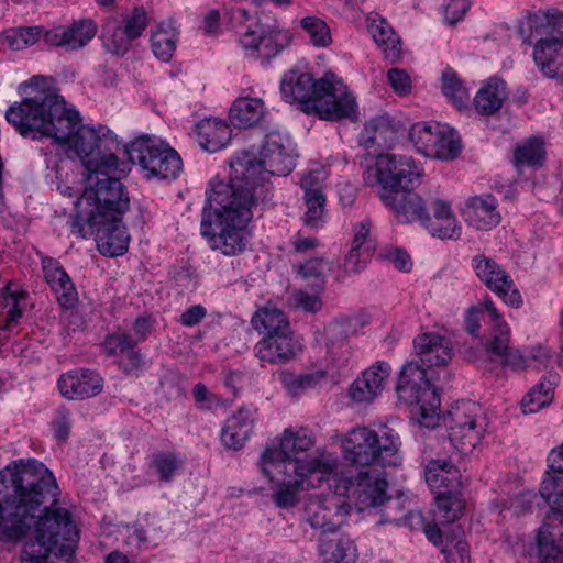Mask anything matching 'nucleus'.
I'll return each mask as SVG.
<instances>
[{
    "label": "nucleus",
    "instance_id": "1",
    "mask_svg": "<svg viewBox=\"0 0 563 563\" xmlns=\"http://www.w3.org/2000/svg\"><path fill=\"white\" fill-rule=\"evenodd\" d=\"M0 483L4 485L3 472ZM0 489V541L16 543L34 528L16 563H49L51 555L67 556L75 552L79 532L65 508L51 510L58 486L53 473L35 460L14 462L10 485Z\"/></svg>",
    "mask_w": 563,
    "mask_h": 563
},
{
    "label": "nucleus",
    "instance_id": "62",
    "mask_svg": "<svg viewBox=\"0 0 563 563\" xmlns=\"http://www.w3.org/2000/svg\"><path fill=\"white\" fill-rule=\"evenodd\" d=\"M372 223L368 219H365L357 224L354 225V239L352 243V247H356L358 250L366 249V245H369L368 252L373 253L374 251V242L369 238Z\"/></svg>",
    "mask_w": 563,
    "mask_h": 563
},
{
    "label": "nucleus",
    "instance_id": "64",
    "mask_svg": "<svg viewBox=\"0 0 563 563\" xmlns=\"http://www.w3.org/2000/svg\"><path fill=\"white\" fill-rule=\"evenodd\" d=\"M107 344L110 347L111 354H125L132 350L139 344L136 340H134L130 334L128 333H118L110 335L108 339Z\"/></svg>",
    "mask_w": 563,
    "mask_h": 563
},
{
    "label": "nucleus",
    "instance_id": "42",
    "mask_svg": "<svg viewBox=\"0 0 563 563\" xmlns=\"http://www.w3.org/2000/svg\"><path fill=\"white\" fill-rule=\"evenodd\" d=\"M101 38L104 49L117 56H123L130 49L132 42L117 20H109L103 24Z\"/></svg>",
    "mask_w": 563,
    "mask_h": 563
},
{
    "label": "nucleus",
    "instance_id": "51",
    "mask_svg": "<svg viewBox=\"0 0 563 563\" xmlns=\"http://www.w3.org/2000/svg\"><path fill=\"white\" fill-rule=\"evenodd\" d=\"M151 44L154 55L162 62H168L176 49V34L168 24L162 23L152 32Z\"/></svg>",
    "mask_w": 563,
    "mask_h": 563
},
{
    "label": "nucleus",
    "instance_id": "61",
    "mask_svg": "<svg viewBox=\"0 0 563 563\" xmlns=\"http://www.w3.org/2000/svg\"><path fill=\"white\" fill-rule=\"evenodd\" d=\"M52 427L57 439L62 441L67 440L71 427L70 411L65 407L56 409L52 420Z\"/></svg>",
    "mask_w": 563,
    "mask_h": 563
},
{
    "label": "nucleus",
    "instance_id": "3",
    "mask_svg": "<svg viewBox=\"0 0 563 563\" xmlns=\"http://www.w3.org/2000/svg\"><path fill=\"white\" fill-rule=\"evenodd\" d=\"M20 103L9 107L7 121L23 136L49 139L76 152L85 169L111 168L119 159L121 142L106 125L81 124L79 112L67 107L65 99L49 86V78L37 75L19 86Z\"/></svg>",
    "mask_w": 563,
    "mask_h": 563
},
{
    "label": "nucleus",
    "instance_id": "11",
    "mask_svg": "<svg viewBox=\"0 0 563 563\" xmlns=\"http://www.w3.org/2000/svg\"><path fill=\"white\" fill-rule=\"evenodd\" d=\"M123 214L106 217L90 216L85 220L73 217L69 221L70 231L80 238L95 235L98 250L110 257L123 255L129 249L130 235L122 222Z\"/></svg>",
    "mask_w": 563,
    "mask_h": 563
},
{
    "label": "nucleus",
    "instance_id": "19",
    "mask_svg": "<svg viewBox=\"0 0 563 563\" xmlns=\"http://www.w3.org/2000/svg\"><path fill=\"white\" fill-rule=\"evenodd\" d=\"M322 170H310L300 179V187L303 190V201L307 208L302 221L308 228H320L324 223L327 198L322 191Z\"/></svg>",
    "mask_w": 563,
    "mask_h": 563
},
{
    "label": "nucleus",
    "instance_id": "60",
    "mask_svg": "<svg viewBox=\"0 0 563 563\" xmlns=\"http://www.w3.org/2000/svg\"><path fill=\"white\" fill-rule=\"evenodd\" d=\"M291 301L295 308H299L311 313L319 311L322 307V301L318 294H309L300 289L291 292Z\"/></svg>",
    "mask_w": 563,
    "mask_h": 563
},
{
    "label": "nucleus",
    "instance_id": "31",
    "mask_svg": "<svg viewBox=\"0 0 563 563\" xmlns=\"http://www.w3.org/2000/svg\"><path fill=\"white\" fill-rule=\"evenodd\" d=\"M507 98L506 82L497 78H490L476 92L473 103L477 113L490 117L501 109Z\"/></svg>",
    "mask_w": 563,
    "mask_h": 563
},
{
    "label": "nucleus",
    "instance_id": "57",
    "mask_svg": "<svg viewBox=\"0 0 563 563\" xmlns=\"http://www.w3.org/2000/svg\"><path fill=\"white\" fill-rule=\"evenodd\" d=\"M121 24L132 41L136 40L142 35L148 24V18L145 9L143 7L134 8L131 15L123 16Z\"/></svg>",
    "mask_w": 563,
    "mask_h": 563
},
{
    "label": "nucleus",
    "instance_id": "38",
    "mask_svg": "<svg viewBox=\"0 0 563 563\" xmlns=\"http://www.w3.org/2000/svg\"><path fill=\"white\" fill-rule=\"evenodd\" d=\"M368 30L378 47L382 48L385 58L393 64L397 63L401 55V41L387 21L382 18L373 19L368 24Z\"/></svg>",
    "mask_w": 563,
    "mask_h": 563
},
{
    "label": "nucleus",
    "instance_id": "32",
    "mask_svg": "<svg viewBox=\"0 0 563 563\" xmlns=\"http://www.w3.org/2000/svg\"><path fill=\"white\" fill-rule=\"evenodd\" d=\"M466 220L478 230H487L500 221L496 199L492 195L473 197L466 203Z\"/></svg>",
    "mask_w": 563,
    "mask_h": 563
},
{
    "label": "nucleus",
    "instance_id": "30",
    "mask_svg": "<svg viewBox=\"0 0 563 563\" xmlns=\"http://www.w3.org/2000/svg\"><path fill=\"white\" fill-rule=\"evenodd\" d=\"M533 60L543 76L563 82V42L534 44Z\"/></svg>",
    "mask_w": 563,
    "mask_h": 563
},
{
    "label": "nucleus",
    "instance_id": "25",
    "mask_svg": "<svg viewBox=\"0 0 563 563\" xmlns=\"http://www.w3.org/2000/svg\"><path fill=\"white\" fill-rule=\"evenodd\" d=\"M389 374L388 363L376 362L351 384L350 397L355 402H372L383 391Z\"/></svg>",
    "mask_w": 563,
    "mask_h": 563
},
{
    "label": "nucleus",
    "instance_id": "49",
    "mask_svg": "<svg viewBox=\"0 0 563 563\" xmlns=\"http://www.w3.org/2000/svg\"><path fill=\"white\" fill-rule=\"evenodd\" d=\"M44 33L41 26L14 27L3 32L0 41L11 49L20 51L34 45Z\"/></svg>",
    "mask_w": 563,
    "mask_h": 563
},
{
    "label": "nucleus",
    "instance_id": "23",
    "mask_svg": "<svg viewBox=\"0 0 563 563\" xmlns=\"http://www.w3.org/2000/svg\"><path fill=\"white\" fill-rule=\"evenodd\" d=\"M301 350L292 333L265 335L254 346L255 356L263 363L285 364Z\"/></svg>",
    "mask_w": 563,
    "mask_h": 563
},
{
    "label": "nucleus",
    "instance_id": "13",
    "mask_svg": "<svg viewBox=\"0 0 563 563\" xmlns=\"http://www.w3.org/2000/svg\"><path fill=\"white\" fill-rule=\"evenodd\" d=\"M482 408L471 400L457 401L448 411L444 424L451 444L462 454H470L479 444L484 428L478 424Z\"/></svg>",
    "mask_w": 563,
    "mask_h": 563
},
{
    "label": "nucleus",
    "instance_id": "5",
    "mask_svg": "<svg viewBox=\"0 0 563 563\" xmlns=\"http://www.w3.org/2000/svg\"><path fill=\"white\" fill-rule=\"evenodd\" d=\"M129 172V164L115 159L111 168L106 166L86 169L85 186L80 198L75 202L76 214L85 220L90 216L106 217L124 214L130 198L124 191L121 178Z\"/></svg>",
    "mask_w": 563,
    "mask_h": 563
},
{
    "label": "nucleus",
    "instance_id": "20",
    "mask_svg": "<svg viewBox=\"0 0 563 563\" xmlns=\"http://www.w3.org/2000/svg\"><path fill=\"white\" fill-rule=\"evenodd\" d=\"M382 200L395 211L399 222L410 223L419 221L422 225L430 222L424 200L417 192L411 191L410 188L383 194Z\"/></svg>",
    "mask_w": 563,
    "mask_h": 563
},
{
    "label": "nucleus",
    "instance_id": "27",
    "mask_svg": "<svg viewBox=\"0 0 563 563\" xmlns=\"http://www.w3.org/2000/svg\"><path fill=\"white\" fill-rule=\"evenodd\" d=\"M256 420V409L252 406L240 407L225 420L221 431V441L228 449L240 450L249 440Z\"/></svg>",
    "mask_w": 563,
    "mask_h": 563
},
{
    "label": "nucleus",
    "instance_id": "52",
    "mask_svg": "<svg viewBox=\"0 0 563 563\" xmlns=\"http://www.w3.org/2000/svg\"><path fill=\"white\" fill-rule=\"evenodd\" d=\"M442 552L448 563H471L468 545L461 527L454 528L452 536L446 534Z\"/></svg>",
    "mask_w": 563,
    "mask_h": 563
},
{
    "label": "nucleus",
    "instance_id": "9",
    "mask_svg": "<svg viewBox=\"0 0 563 563\" xmlns=\"http://www.w3.org/2000/svg\"><path fill=\"white\" fill-rule=\"evenodd\" d=\"M124 148L130 161L145 172L146 178L176 179L183 169L179 154L167 143L148 135L137 137Z\"/></svg>",
    "mask_w": 563,
    "mask_h": 563
},
{
    "label": "nucleus",
    "instance_id": "16",
    "mask_svg": "<svg viewBox=\"0 0 563 563\" xmlns=\"http://www.w3.org/2000/svg\"><path fill=\"white\" fill-rule=\"evenodd\" d=\"M290 42V36L274 21L272 24L257 21L241 33L242 47L268 62L278 55Z\"/></svg>",
    "mask_w": 563,
    "mask_h": 563
},
{
    "label": "nucleus",
    "instance_id": "56",
    "mask_svg": "<svg viewBox=\"0 0 563 563\" xmlns=\"http://www.w3.org/2000/svg\"><path fill=\"white\" fill-rule=\"evenodd\" d=\"M300 25L309 34L314 46L324 47L332 42L330 27L323 20L317 16H307L301 19Z\"/></svg>",
    "mask_w": 563,
    "mask_h": 563
},
{
    "label": "nucleus",
    "instance_id": "8",
    "mask_svg": "<svg viewBox=\"0 0 563 563\" xmlns=\"http://www.w3.org/2000/svg\"><path fill=\"white\" fill-rule=\"evenodd\" d=\"M313 445L312 437L307 429L296 432L286 430L280 439L278 448H268L262 454L261 464L287 463L296 461L300 465L301 473H319L331 476L336 468V460L330 456H314L308 460L301 457Z\"/></svg>",
    "mask_w": 563,
    "mask_h": 563
},
{
    "label": "nucleus",
    "instance_id": "18",
    "mask_svg": "<svg viewBox=\"0 0 563 563\" xmlns=\"http://www.w3.org/2000/svg\"><path fill=\"white\" fill-rule=\"evenodd\" d=\"M483 308L493 323L490 338L485 344L486 352L495 356L503 365L511 367L523 366L525 361L522 356L517 351H512L509 347L510 329L501 319L493 301L489 299L485 300Z\"/></svg>",
    "mask_w": 563,
    "mask_h": 563
},
{
    "label": "nucleus",
    "instance_id": "21",
    "mask_svg": "<svg viewBox=\"0 0 563 563\" xmlns=\"http://www.w3.org/2000/svg\"><path fill=\"white\" fill-rule=\"evenodd\" d=\"M58 388L60 394L68 399H86L102 391L103 379L92 369L77 368L59 377Z\"/></svg>",
    "mask_w": 563,
    "mask_h": 563
},
{
    "label": "nucleus",
    "instance_id": "50",
    "mask_svg": "<svg viewBox=\"0 0 563 563\" xmlns=\"http://www.w3.org/2000/svg\"><path fill=\"white\" fill-rule=\"evenodd\" d=\"M325 379L323 371H316L305 374L283 373L280 376L284 388L292 396H299L302 393L317 387Z\"/></svg>",
    "mask_w": 563,
    "mask_h": 563
},
{
    "label": "nucleus",
    "instance_id": "53",
    "mask_svg": "<svg viewBox=\"0 0 563 563\" xmlns=\"http://www.w3.org/2000/svg\"><path fill=\"white\" fill-rule=\"evenodd\" d=\"M333 263L323 258H310L302 263L298 273L306 280H311L318 291L323 290L325 277L332 272Z\"/></svg>",
    "mask_w": 563,
    "mask_h": 563
},
{
    "label": "nucleus",
    "instance_id": "44",
    "mask_svg": "<svg viewBox=\"0 0 563 563\" xmlns=\"http://www.w3.org/2000/svg\"><path fill=\"white\" fill-rule=\"evenodd\" d=\"M437 134L435 146L429 157L442 161L455 159L462 151L461 137L457 132L446 125L440 124L439 133Z\"/></svg>",
    "mask_w": 563,
    "mask_h": 563
},
{
    "label": "nucleus",
    "instance_id": "37",
    "mask_svg": "<svg viewBox=\"0 0 563 563\" xmlns=\"http://www.w3.org/2000/svg\"><path fill=\"white\" fill-rule=\"evenodd\" d=\"M558 383L555 374L542 376L540 380L532 386L521 399V410L523 413H534L549 406L554 398V388Z\"/></svg>",
    "mask_w": 563,
    "mask_h": 563
},
{
    "label": "nucleus",
    "instance_id": "28",
    "mask_svg": "<svg viewBox=\"0 0 563 563\" xmlns=\"http://www.w3.org/2000/svg\"><path fill=\"white\" fill-rule=\"evenodd\" d=\"M531 36L536 44L563 42V13L555 10L538 11L528 19Z\"/></svg>",
    "mask_w": 563,
    "mask_h": 563
},
{
    "label": "nucleus",
    "instance_id": "34",
    "mask_svg": "<svg viewBox=\"0 0 563 563\" xmlns=\"http://www.w3.org/2000/svg\"><path fill=\"white\" fill-rule=\"evenodd\" d=\"M319 555L322 563H356L358 558L354 541L347 536L336 539H319Z\"/></svg>",
    "mask_w": 563,
    "mask_h": 563
},
{
    "label": "nucleus",
    "instance_id": "39",
    "mask_svg": "<svg viewBox=\"0 0 563 563\" xmlns=\"http://www.w3.org/2000/svg\"><path fill=\"white\" fill-rule=\"evenodd\" d=\"M45 278L62 307L66 309L75 307L78 302V295L69 275L62 266L56 264L48 268Z\"/></svg>",
    "mask_w": 563,
    "mask_h": 563
},
{
    "label": "nucleus",
    "instance_id": "63",
    "mask_svg": "<svg viewBox=\"0 0 563 563\" xmlns=\"http://www.w3.org/2000/svg\"><path fill=\"white\" fill-rule=\"evenodd\" d=\"M192 395L198 407L202 409H212L221 405V398L210 393L202 383L194 386Z\"/></svg>",
    "mask_w": 563,
    "mask_h": 563
},
{
    "label": "nucleus",
    "instance_id": "36",
    "mask_svg": "<svg viewBox=\"0 0 563 563\" xmlns=\"http://www.w3.org/2000/svg\"><path fill=\"white\" fill-rule=\"evenodd\" d=\"M264 113L265 106L262 99L241 97L232 103L229 120L235 128L247 129L258 123Z\"/></svg>",
    "mask_w": 563,
    "mask_h": 563
},
{
    "label": "nucleus",
    "instance_id": "29",
    "mask_svg": "<svg viewBox=\"0 0 563 563\" xmlns=\"http://www.w3.org/2000/svg\"><path fill=\"white\" fill-rule=\"evenodd\" d=\"M426 482L437 494L438 492H455L460 485V472L448 459H434L426 466Z\"/></svg>",
    "mask_w": 563,
    "mask_h": 563
},
{
    "label": "nucleus",
    "instance_id": "33",
    "mask_svg": "<svg viewBox=\"0 0 563 563\" xmlns=\"http://www.w3.org/2000/svg\"><path fill=\"white\" fill-rule=\"evenodd\" d=\"M197 136L205 151L216 153L229 144L232 131L222 120L207 119L197 124Z\"/></svg>",
    "mask_w": 563,
    "mask_h": 563
},
{
    "label": "nucleus",
    "instance_id": "35",
    "mask_svg": "<svg viewBox=\"0 0 563 563\" xmlns=\"http://www.w3.org/2000/svg\"><path fill=\"white\" fill-rule=\"evenodd\" d=\"M433 216L435 221L423 223L433 236L440 239H457L461 234V227L457 225L452 214L451 205L442 199H435L432 202Z\"/></svg>",
    "mask_w": 563,
    "mask_h": 563
},
{
    "label": "nucleus",
    "instance_id": "12",
    "mask_svg": "<svg viewBox=\"0 0 563 563\" xmlns=\"http://www.w3.org/2000/svg\"><path fill=\"white\" fill-rule=\"evenodd\" d=\"M332 493L328 495L310 496L303 506V519L314 530L324 537L336 532L346 521L352 511L351 503L344 494Z\"/></svg>",
    "mask_w": 563,
    "mask_h": 563
},
{
    "label": "nucleus",
    "instance_id": "45",
    "mask_svg": "<svg viewBox=\"0 0 563 563\" xmlns=\"http://www.w3.org/2000/svg\"><path fill=\"white\" fill-rule=\"evenodd\" d=\"M545 158L543 143L538 137H531L514 152V163L520 172L522 167L538 168L542 166Z\"/></svg>",
    "mask_w": 563,
    "mask_h": 563
},
{
    "label": "nucleus",
    "instance_id": "48",
    "mask_svg": "<svg viewBox=\"0 0 563 563\" xmlns=\"http://www.w3.org/2000/svg\"><path fill=\"white\" fill-rule=\"evenodd\" d=\"M439 129V123H415L410 128L409 140L419 153L429 157L430 153H433Z\"/></svg>",
    "mask_w": 563,
    "mask_h": 563
},
{
    "label": "nucleus",
    "instance_id": "55",
    "mask_svg": "<svg viewBox=\"0 0 563 563\" xmlns=\"http://www.w3.org/2000/svg\"><path fill=\"white\" fill-rule=\"evenodd\" d=\"M442 91L457 108L465 107L470 99L467 88L451 68L442 73Z\"/></svg>",
    "mask_w": 563,
    "mask_h": 563
},
{
    "label": "nucleus",
    "instance_id": "47",
    "mask_svg": "<svg viewBox=\"0 0 563 563\" xmlns=\"http://www.w3.org/2000/svg\"><path fill=\"white\" fill-rule=\"evenodd\" d=\"M361 327L360 319L355 316H341L325 329V340L329 349L343 343L350 336L356 334Z\"/></svg>",
    "mask_w": 563,
    "mask_h": 563
},
{
    "label": "nucleus",
    "instance_id": "2",
    "mask_svg": "<svg viewBox=\"0 0 563 563\" xmlns=\"http://www.w3.org/2000/svg\"><path fill=\"white\" fill-rule=\"evenodd\" d=\"M290 137L279 130L265 135L260 159L243 152L230 163L228 183L213 181L201 217V234L212 250L234 256L246 247V225L252 218L254 189L271 176H287L295 167Z\"/></svg>",
    "mask_w": 563,
    "mask_h": 563
},
{
    "label": "nucleus",
    "instance_id": "6",
    "mask_svg": "<svg viewBox=\"0 0 563 563\" xmlns=\"http://www.w3.org/2000/svg\"><path fill=\"white\" fill-rule=\"evenodd\" d=\"M399 434L384 426L382 434L366 427L352 429L342 441L343 457L353 465L396 466L401 463Z\"/></svg>",
    "mask_w": 563,
    "mask_h": 563
},
{
    "label": "nucleus",
    "instance_id": "41",
    "mask_svg": "<svg viewBox=\"0 0 563 563\" xmlns=\"http://www.w3.org/2000/svg\"><path fill=\"white\" fill-rule=\"evenodd\" d=\"M537 543L541 563H563V533L555 541L550 523L543 522L539 528Z\"/></svg>",
    "mask_w": 563,
    "mask_h": 563
},
{
    "label": "nucleus",
    "instance_id": "4",
    "mask_svg": "<svg viewBox=\"0 0 563 563\" xmlns=\"http://www.w3.org/2000/svg\"><path fill=\"white\" fill-rule=\"evenodd\" d=\"M285 101L299 103L301 111L317 114L323 120L352 118L356 113V99L334 76L314 79L310 73L289 70L280 81Z\"/></svg>",
    "mask_w": 563,
    "mask_h": 563
},
{
    "label": "nucleus",
    "instance_id": "17",
    "mask_svg": "<svg viewBox=\"0 0 563 563\" xmlns=\"http://www.w3.org/2000/svg\"><path fill=\"white\" fill-rule=\"evenodd\" d=\"M472 266L479 280L506 305L518 308L522 303L510 275L494 260L477 255L472 260Z\"/></svg>",
    "mask_w": 563,
    "mask_h": 563
},
{
    "label": "nucleus",
    "instance_id": "14",
    "mask_svg": "<svg viewBox=\"0 0 563 563\" xmlns=\"http://www.w3.org/2000/svg\"><path fill=\"white\" fill-rule=\"evenodd\" d=\"M329 482V486L334 487L335 493L344 494L347 500L350 496L355 497L360 509L377 507L389 500L386 478L371 475L367 471L334 473Z\"/></svg>",
    "mask_w": 563,
    "mask_h": 563
},
{
    "label": "nucleus",
    "instance_id": "46",
    "mask_svg": "<svg viewBox=\"0 0 563 563\" xmlns=\"http://www.w3.org/2000/svg\"><path fill=\"white\" fill-rule=\"evenodd\" d=\"M185 460L174 451L156 452L151 455L150 467L158 475L159 481L170 482L178 470L183 468Z\"/></svg>",
    "mask_w": 563,
    "mask_h": 563
},
{
    "label": "nucleus",
    "instance_id": "22",
    "mask_svg": "<svg viewBox=\"0 0 563 563\" xmlns=\"http://www.w3.org/2000/svg\"><path fill=\"white\" fill-rule=\"evenodd\" d=\"M397 137V122L389 114H382L366 122L360 144L368 152L379 153L391 147Z\"/></svg>",
    "mask_w": 563,
    "mask_h": 563
},
{
    "label": "nucleus",
    "instance_id": "26",
    "mask_svg": "<svg viewBox=\"0 0 563 563\" xmlns=\"http://www.w3.org/2000/svg\"><path fill=\"white\" fill-rule=\"evenodd\" d=\"M96 34V25L91 20L74 22L69 26H56L46 30L44 41L53 46H62L74 51L86 46Z\"/></svg>",
    "mask_w": 563,
    "mask_h": 563
},
{
    "label": "nucleus",
    "instance_id": "15",
    "mask_svg": "<svg viewBox=\"0 0 563 563\" xmlns=\"http://www.w3.org/2000/svg\"><path fill=\"white\" fill-rule=\"evenodd\" d=\"M377 181L389 192L413 188L421 169L412 157L397 154H378L376 158Z\"/></svg>",
    "mask_w": 563,
    "mask_h": 563
},
{
    "label": "nucleus",
    "instance_id": "7",
    "mask_svg": "<svg viewBox=\"0 0 563 563\" xmlns=\"http://www.w3.org/2000/svg\"><path fill=\"white\" fill-rule=\"evenodd\" d=\"M396 391L401 401L416 406L419 423L426 428H434L439 419L440 396L432 386L427 369L416 361L404 364Z\"/></svg>",
    "mask_w": 563,
    "mask_h": 563
},
{
    "label": "nucleus",
    "instance_id": "59",
    "mask_svg": "<svg viewBox=\"0 0 563 563\" xmlns=\"http://www.w3.org/2000/svg\"><path fill=\"white\" fill-rule=\"evenodd\" d=\"M378 256L394 264L399 271L409 272L412 267L409 254L400 247L386 246L379 251Z\"/></svg>",
    "mask_w": 563,
    "mask_h": 563
},
{
    "label": "nucleus",
    "instance_id": "43",
    "mask_svg": "<svg viewBox=\"0 0 563 563\" xmlns=\"http://www.w3.org/2000/svg\"><path fill=\"white\" fill-rule=\"evenodd\" d=\"M539 492L552 512L563 518V472L549 470L541 482Z\"/></svg>",
    "mask_w": 563,
    "mask_h": 563
},
{
    "label": "nucleus",
    "instance_id": "10",
    "mask_svg": "<svg viewBox=\"0 0 563 563\" xmlns=\"http://www.w3.org/2000/svg\"><path fill=\"white\" fill-rule=\"evenodd\" d=\"M263 474L274 483L272 500L279 508H289L298 504V493L321 486L329 476L317 473H301L296 461L287 463L261 464Z\"/></svg>",
    "mask_w": 563,
    "mask_h": 563
},
{
    "label": "nucleus",
    "instance_id": "54",
    "mask_svg": "<svg viewBox=\"0 0 563 563\" xmlns=\"http://www.w3.org/2000/svg\"><path fill=\"white\" fill-rule=\"evenodd\" d=\"M438 518L446 523H452L462 515L464 505L456 492L437 493Z\"/></svg>",
    "mask_w": 563,
    "mask_h": 563
},
{
    "label": "nucleus",
    "instance_id": "40",
    "mask_svg": "<svg viewBox=\"0 0 563 563\" xmlns=\"http://www.w3.org/2000/svg\"><path fill=\"white\" fill-rule=\"evenodd\" d=\"M251 323L264 336L292 333L287 317L276 308L258 309L252 317Z\"/></svg>",
    "mask_w": 563,
    "mask_h": 563
},
{
    "label": "nucleus",
    "instance_id": "58",
    "mask_svg": "<svg viewBox=\"0 0 563 563\" xmlns=\"http://www.w3.org/2000/svg\"><path fill=\"white\" fill-rule=\"evenodd\" d=\"M368 247L369 245H366V249L364 250H358L356 247L350 249L343 263L344 273L358 274L366 267L369 258L372 257V253L368 252Z\"/></svg>",
    "mask_w": 563,
    "mask_h": 563
},
{
    "label": "nucleus",
    "instance_id": "24",
    "mask_svg": "<svg viewBox=\"0 0 563 563\" xmlns=\"http://www.w3.org/2000/svg\"><path fill=\"white\" fill-rule=\"evenodd\" d=\"M418 363L427 368L445 366L452 357L453 349L449 339L438 333H423L413 341Z\"/></svg>",
    "mask_w": 563,
    "mask_h": 563
}]
</instances>
